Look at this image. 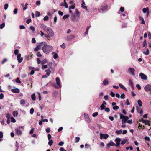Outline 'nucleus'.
Here are the masks:
<instances>
[{
    "label": "nucleus",
    "instance_id": "35",
    "mask_svg": "<svg viewBox=\"0 0 151 151\" xmlns=\"http://www.w3.org/2000/svg\"><path fill=\"white\" fill-rule=\"evenodd\" d=\"M75 14L78 17H79L80 16L79 12L77 9H76L75 10Z\"/></svg>",
    "mask_w": 151,
    "mask_h": 151
},
{
    "label": "nucleus",
    "instance_id": "20",
    "mask_svg": "<svg viewBox=\"0 0 151 151\" xmlns=\"http://www.w3.org/2000/svg\"><path fill=\"white\" fill-rule=\"evenodd\" d=\"M85 5V3L83 0L82 1V3L81 4V7L84 9L86 11H88V9L86 6H84Z\"/></svg>",
    "mask_w": 151,
    "mask_h": 151
},
{
    "label": "nucleus",
    "instance_id": "49",
    "mask_svg": "<svg viewBox=\"0 0 151 151\" xmlns=\"http://www.w3.org/2000/svg\"><path fill=\"white\" fill-rule=\"evenodd\" d=\"M69 15H65L63 17V19H65L68 18L69 17Z\"/></svg>",
    "mask_w": 151,
    "mask_h": 151
},
{
    "label": "nucleus",
    "instance_id": "14",
    "mask_svg": "<svg viewBox=\"0 0 151 151\" xmlns=\"http://www.w3.org/2000/svg\"><path fill=\"white\" fill-rule=\"evenodd\" d=\"M40 27L42 29L46 31L49 28L44 24H41Z\"/></svg>",
    "mask_w": 151,
    "mask_h": 151
},
{
    "label": "nucleus",
    "instance_id": "54",
    "mask_svg": "<svg viewBox=\"0 0 151 151\" xmlns=\"http://www.w3.org/2000/svg\"><path fill=\"white\" fill-rule=\"evenodd\" d=\"M136 87L138 90H140L141 88V87L139 84H137Z\"/></svg>",
    "mask_w": 151,
    "mask_h": 151
},
{
    "label": "nucleus",
    "instance_id": "59",
    "mask_svg": "<svg viewBox=\"0 0 151 151\" xmlns=\"http://www.w3.org/2000/svg\"><path fill=\"white\" fill-rule=\"evenodd\" d=\"M110 95L112 97H114L115 96V94L113 91H111L110 93Z\"/></svg>",
    "mask_w": 151,
    "mask_h": 151
},
{
    "label": "nucleus",
    "instance_id": "64",
    "mask_svg": "<svg viewBox=\"0 0 151 151\" xmlns=\"http://www.w3.org/2000/svg\"><path fill=\"white\" fill-rule=\"evenodd\" d=\"M64 144V142H63L61 141L59 143L58 145L60 146H62Z\"/></svg>",
    "mask_w": 151,
    "mask_h": 151
},
{
    "label": "nucleus",
    "instance_id": "38",
    "mask_svg": "<svg viewBox=\"0 0 151 151\" xmlns=\"http://www.w3.org/2000/svg\"><path fill=\"white\" fill-rule=\"evenodd\" d=\"M143 53L145 55H148L149 53V51L148 49L147 48V50L146 52H143Z\"/></svg>",
    "mask_w": 151,
    "mask_h": 151
},
{
    "label": "nucleus",
    "instance_id": "43",
    "mask_svg": "<svg viewBox=\"0 0 151 151\" xmlns=\"http://www.w3.org/2000/svg\"><path fill=\"white\" fill-rule=\"evenodd\" d=\"M31 98L33 100L35 101V100L36 97L34 94L32 95Z\"/></svg>",
    "mask_w": 151,
    "mask_h": 151
},
{
    "label": "nucleus",
    "instance_id": "44",
    "mask_svg": "<svg viewBox=\"0 0 151 151\" xmlns=\"http://www.w3.org/2000/svg\"><path fill=\"white\" fill-rule=\"evenodd\" d=\"M47 67V65H44V64L42 65V69L46 68Z\"/></svg>",
    "mask_w": 151,
    "mask_h": 151
},
{
    "label": "nucleus",
    "instance_id": "60",
    "mask_svg": "<svg viewBox=\"0 0 151 151\" xmlns=\"http://www.w3.org/2000/svg\"><path fill=\"white\" fill-rule=\"evenodd\" d=\"M144 139L145 140H147L148 141H150V139L149 137L147 136H146L145 137Z\"/></svg>",
    "mask_w": 151,
    "mask_h": 151
},
{
    "label": "nucleus",
    "instance_id": "41",
    "mask_svg": "<svg viewBox=\"0 0 151 151\" xmlns=\"http://www.w3.org/2000/svg\"><path fill=\"white\" fill-rule=\"evenodd\" d=\"M5 24L4 23H3L0 25V29H2L5 27Z\"/></svg>",
    "mask_w": 151,
    "mask_h": 151
},
{
    "label": "nucleus",
    "instance_id": "25",
    "mask_svg": "<svg viewBox=\"0 0 151 151\" xmlns=\"http://www.w3.org/2000/svg\"><path fill=\"white\" fill-rule=\"evenodd\" d=\"M76 16L75 14H73L71 15L70 19L71 21H74L75 20Z\"/></svg>",
    "mask_w": 151,
    "mask_h": 151
},
{
    "label": "nucleus",
    "instance_id": "58",
    "mask_svg": "<svg viewBox=\"0 0 151 151\" xmlns=\"http://www.w3.org/2000/svg\"><path fill=\"white\" fill-rule=\"evenodd\" d=\"M16 82L17 83H21V81H20L18 78H17L16 79Z\"/></svg>",
    "mask_w": 151,
    "mask_h": 151
},
{
    "label": "nucleus",
    "instance_id": "2",
    "mask_svg": "<svg viewBox=\"0 0 151 151\" xmlns=\"http://www.w3.org/2000/svg\"><path fill=\"white\" fill-rule=\"evenodd\" d=\"M120 119H122V124L126 123L127 120L129 119V117L127 116L123 115L120 114Z\"/></svg>",
    "mask_w": 151,
    "mask_h": 151
},
{
    "label": "nucleus",
    "instance_id": "61",
    "mask_svg": "<svg viewBox=\"0 0 151 151\" xmlns=\"http://www.w3.org/2000/svg\"><path fill=\"white\" fill-rule=\"evenodd\" d=\"M6 117L7 119H9L11 117L10 114L9 113L7 114L6 115Z\"/></svg>",
    "mask_w": 151,
    "mask_h": 151
},
{
    "label": "nucleus",
    "instance_id": "9",
    "mask_svg": "<svg viewBox=\"0 0 151 151\" xmlns=\"http://www.w3.org/2000/svg\"><path fill=\"white\" fill-rule=\"evenodd\" d=\"M129 84L131 87L132 90H133L134 88V87L133 84V82L130 79H129Z\"/></svg>",
    "mask_w": 151,
    "mask_h": 151
},
{
    "label": "nucleus",
    "instance_id": "13",
    "mask_svg": "<svg viewBox=\"0 0 151 151\" xmlns=\"http://www.w3.org/2000/svg\"><path fill=\"white\" fill-rule=\"evenodd\" d=\"M15 131L16 132V134L18 135H20L22 134V131L18 128L15 129Z\"/></svg>",
    "mask_w": 151,
    "mask_h": 151
},
{
    "label": "nucleus",
    "instance_id": "37",
    "mask_svg": "<svg viewBox=\"0 0 151 151\" xmlns=\"http://www.w3.org/2000/svg\"><path fill=\"white\" fill-rule=\"evenodd\" d=\"M80 140V138L79 137H76L75 138V142L76 143H78Z\"/></svg>",
    "mask_w": 151,
    "mask_h": 151
},
{
    "label": "nucleus",
    "instance_id": "45",
    "mask_svg": "<svg viewBox=\"0 0 151 151\" xmlns=\"http://www.w3.org/2000/svg\"><path fill=\"white\" fill-rule=\"evenodd\" d=\"M48 17L47 16H46L44 17L43 20L44 21H47L48 19Z\"/></svg>",
    "mask_w": 151,
    "mask_h": 151
},
{
    "label": "nucleus",
    "instance_id": "18",
    "mask_svg": "<svg viewBox=\"0 0 151 151\" xmlns=\"http://www.w3.org/2000/svg\"><path fill=\"white\" fill-rule=\"evenodd\" d=\"M103 85H106L109 84V81L108 80L106 79L104 80L103 81V83H102Z\"/></svg>",
    "mask_w": 151,
    "mask_h": 151
},
{
    "label": "nucleus",
    "instance_id": "6",
    "mask_svg": "<svg viewBox=\"0 0 151 151\" xmlns=\"http://www.w3.org/2000/svg\"><path fill=\"white\" fill-rule=\"evenodd\" d=\"M21 55L20 53H19L18 54L17 56V60L19 63H21L23 60V58L22 57H21Z\"/></svg>",
    "mask_w": 151,
    "mask_h": 151
},
{
    "label": "nucleus",
    "instance_id": "16",
    "mask_svg": "<svg viewBox=\"0 0 151 151\" xmlns=\"http://www.w3.org/2000/svg\"><path fill=\"white\" fill-rule=\"evenodd\" d=\"M12 91L14 93H18L20 92V90L18 88L12 89H11Z\"/></svg>",
    "mask_w": 151,
    "mask_h": 151
},
{
    "label": "nucleus",
    "instance_id": "57",
    "mask_svg": "<svg viewBox=\"0 0 151 151\" xmlns=\"http://www.w3.org/2000/svg\"><path fill=\"white\" fill-rule=\"evenodd\" d=\"M7 60L6 58L4 59L3 61L1 62V64H4L5 62H6Z\"/></svg>",
    "mask_w": 151,
    "mask_h": 151
},
{
    "label": "nucleus",
    "instance_id": "26",
    "mask_svg": "<svg viewBox=\"0 0 151 151\" xmlns=\"http://www.w3.org/2000/svg\"><path fill=\"white\" fill-rule=\"evenodd\" d=\"M47 62L48 60L47 59H45L41 61V64L42 65H43L44 64L47 63Z\"/></svg>",
    "mask_w": 151,
    "mask_h": 151
},
{
    "label": "nucleus",
    "instance_id": "30",
    "mask_svg": "<svg viewBox=\"0 0 151 151\" xmlns=\"http://www.w3.org/2000/svg\"><path fill=\"white\" fill-rule=\"evenodd\" d=\"M16 150L17 151L18 150V149L19 148V145L18 143V142L17 141H16Z\"/></svg>",
    "mask_w": 151,
    "mask_h": 151
},
{
    "label": "nucleus",
    "instance_id": "19",
    "mask_svg": "<svg viewBox=\"0 0 151 151\" xmlns=\"http://www.w3.org/2000/svg\"><path fill=\"white\" fill-rule=\"evenodd\" d=\"M142 122L145 123L146 125H148L149 126L150 125V124L149 123V121L147 120H145L144 119H142Z\"/></svg>",
    "mask_w": 151,
    "mask_h": 151
},
{
    "label": "nucleus",
    "instance_id": "12",
    "mask_svg": "<svg viewBox=\"0 0 151 151\" xmlns=\"http://www.w3.org/2000/svg\"><path fill=\"white\" fill-rule=\"evenodd\" d=\"M142 11L144 13H145L146 12L147 13V16L149 15V9L148 7L144 8L143 9Z\"/></svg>",
    "mask_w": 151,
    "mask_h": 151
},
{
    "label": "nucleus",
    "instance_id": "29",
    "mask_svg": "<svg viewBox=\"0 0 151 151\" xmlns=\"http://www.w3.org/2000/svg\"><path fill=\"white\" fill-rule=\"evenodd\" d=\"M128 140L126 139H124L122 141L121 144L122 145H124L127 141Z\"/></svg>",
    "mask_w": 151,
    "mask_h": 151
},
{
    "label": "nucleus",
    "instance_id": "34",
    "mask_svg": "<svg viewBox=\"0 0 151 151\" xmlns=\"http://www.w3.org/2000/svg\"><path fill=\"white\" fill-rule=\"evenodd\" d=\"M90 27H91V26H88L87 27L86 32L85 33V34L87 35V34H88V30H89V29H90Z\"/></svg>",
    "mask_w": 151,
    "mask_h": 151
},
{
    "label": "nucleus",
    "instance_id": "36",
    "mask_svg": "<svg viewBox=\"0 0 151 151\" xmlns=\"http://www.w3.org/2000/svg\"><path fill=\"white\" fill-rule=\"evenodd\" d=\"M137 102L139 106L140 107H141L142 106L141 101L139 99L138 101Z\"/></svg>",
    "mask_w": 151,
    "mask_h": 151
},
{
    "label": "nucleus",
    "instance_id": "1",
    "mask_svg": "<svg viewBox=\"0 0 151 151\" xmlns=\"http://www.w3.org/2000/svg\"><path fill=\"white\" fill-rule=\"evenodd\" d=\"M41 44L44 45L42 47V50L43 52L47 54L50 52L53 49V47L51 46L48 45L46 42H43Z\"/></svg>",
    "mask_w": 151,
    "mask_h": 151
},
{
    "label": "nucleus",
    "instance_id": "50",
    "mask_svg": "<svg viewBox=\"0 0 151 151\" xmlns=\"http://www.w3.org/2000/svg\"><path fill=\"white\" fill-rule=\"evenodd\" d=\"M147 44L146 43V40H144L143 42V47H145L147 46Z\"/></svg>",
    "mask_w": 151,
    "mask_h": 151
},
{
    "label": "nucleus",
    "instance_id": "55",
    "mask_svg": "<svg viewBox=\"0 0 151 151\" xmlns=\"http://www.w3.org/2000/svg\"><path fill=\"white\" fill-rule=\"evenodd\" d=\"M34 112V109L33 108H32L31 109L30 111V113L31 114H32Z\"/></svg>",
    "mask_w": 151,
    "mask_h": 151
},
{
    "label": "nucleus",
    "instance_id": "39",
    "mask_svg": "<svg viewBox=\"0 0 151 151\" xmlns=\"http://www.w3.org/2000/svg\"><path fill=\"white\" fill-rule=\"evenodd\" d=\"M52 54H54V55H53V58L55 59H56V58H57L58 57V55L56 53H55L54 52H53L52 53Z\"/></svg>",
    "mask_w": 151,
    "mask_h": 151
},
{
    "label": "nucleus",
    "instance_id": "22",
    "mask_svg": "<svg viewBox=\"0 0 151 151\" xmlns=\"http://www.w3.org/2000/svg\"><path fill=\"white\" fill-rule=\"evenodd\" d=\"M108 7V6L107 5H104L102 6L101 10L104 11Z\"/></svg>",
    "mask_w": 151,
    "mask_h": 151
},
{
    "label": "nucleus",
    "instance_id": "11",
    "mask_svg": "<svg viewBox=\"0 0 151 151\" xmlns=\"http://www.w3.org/2000/svg\"><path fill=\"white\" fill-rule=\"evenodd\" d=\"M128 70L130 72L131 74L133 76H135L134 71L135 69L134 68H130L128 69Z\"/></svg>",
    "mask_w": 151,
    "mask_h": 151
},
{
    "label": "nucleus",
    "instance_id": "56",
    "mask_svg": "<svg viewBox=\"0 0 151 151\" xmlns=\"http://www.w3.org/2000/svg\"><path fill=\"white\" fill-rule=\"evenodd\" d=\"M20 29H25V27L23 25H21L19 26Z\"/></svg>",
    "mask_w": 151,
    "mask_h": 151
},
{
    "label": "nucleus",
    "instance_id": "28",
    "mask_svg": "<svg viewBox=\"0 0 151 151\" xmlns=\"http://www.w3.org/2000/svg\"><path fill=\"white\" fill-rule=\"evenodd\" d=\"M119 87L122 89L125 90L126 91H127V88L122 84H119Z\"/></svg>",
    "mask_w": 151,
    "mask_h": 151
},
{
    "label": "nucleus",
    "instance_id": "27",
    "mask_svg": "<svg viewBox=\"0 0 151 151\" xmlns=\"http://www.w3.org/2000/svg\"><path fill=\"white\" fill-rule=\"evenodd\" d=\"M18 113L17 111H14L13 112V115L14 117H17V116Z\"/></svg>",
    "mask_w": 151,
    "mask_h": 151
},
{
    "label": "nucleus",
    "instance_id": "7",
    "mask_svg": "<svg viewBox=\"0 0 151 151\" xmlns=\"http://www.w3.org/2000/svg\"><path fill=\"white\" fill-rule=\"evenodd\" d=\"M121 141V139L119 137L117 138L115 140L116 144H115L116 146H119L120 145V142Z\"/></svg>",
    "mask_w": 151,
    "mask_h": 151
},
{
    "label": "nucleus",
    "instance_id": "53",
    "mask_svg": "<svg viewBox=\"0 0 151 151\" xmlns=\"http://www.w3.org/2000/svg\"><path fill=\"white\" fill-rule=\"evenodd\" d=\"M19 52V51L17 49H15L14 51V53L15 55H18L19 53L18 52Z\"/></svg>",
    "mask_w": 151,
    "mask_h": 151
},
{
    "label": "nucleus",
    "instance_id": "40",
    "mask_svg": "<svg viewBox=\"0 0 151 151\" xmlns=\"http://www.w3.org/2000/svg\"><path fill=\"white\" fill-rule=\"evenodd\" d=\"M10 119L11 122L13 123H15L16 122V120L13 117H11Z\"/></svg>",
    "mask_w": 151,
    "mask_h": 151
},
{
    "label": "nucleus",
    "instance_id": "23",
    "mask_svg": "<svg viewBox=\"0 0 151 151\" xmlns=\"http://www.w3.org/2000/svg\"><path fill=\"white\" fill-rule=\"evenodd\" d=\"M75 6H76L75 4H73L69 6V9H74Z\"/></svg>",
    "mask_w": 151,
    "mask_h": 151
},
{
    "label": "nucleus",
    "instance_id": "46",
    "mask_svg": "<svg viewBox=\"0 0 151 151\" xmlns=\"http://www.w3.org/2000/svg\"><path fill=\"white\" fill-rule=\"evenodd\" d=\"M66 45L64 43H63V44L60 45V47L63 49H65V48Z\"/></svg>",
    "mask_w": 151,
    "mask_h": 151
},
{
    "label": "nucleus",
    "instance_id": "5",
    "mask_svg": "<svg viewBox=\"0 0 151 151\" xmlns=\"http://www.w3.org/2000/svg\"><path fill=\"white\" fill-rule=\"evenodd\" d=\"M52 68L51 67H50V68H49V69H51ZM46 74L45 75H43L42 76V78H47L48 76H49L50 73L51 71L49 70H46Z\"/></svg>",
    "mask_w": 151,
    "mask_h": 151
},
{
    "label": "nucleus",
    "instance_id": "31",
    "mask_svg": "<svg viewBox=\"0 0 151 151\" xmlns=\"http://www.w3.org/2000/svg\"><path fill=\"white\" fill-rule=\"evenodd\" d=\"M103 138L105 139H106L109 137V135L107 134H103Z\"/></svg>",
    "mask_w": 151,
    "mask_h": 151
},
{
    "label": "nucleus",
    "instance_id": "47",
    "mask_svg": "<svg viewBox=\"0 0 151 151\" xmlns=\"http://www.w3.org/2000/svg\"><path fill=\"white\" fill-rule=\"evenodd\" d=\"M119 106H115L113 107V109L114 110H116L119 109Z\"/></svg>",
    "mask_w": 151,
    "mask_h": 151
},
{
    "label": "nucleus",
    "instance_id": "62",
    "mask_svg": "<svg viewBox=\"0 0 151 151\" xmlns=\"http://www.w3.org/2000/svg\"><path fill=\"white\" fill-rule=\"evenodd\" d=\"M58 14L60 16H62L63 14V12L60 11H58Z\"/></svg>",
    "mask_w": 151,
    "mask_h": 151
},
{
    "label": "nucleus",
    "instance_id": "8",
    "mask_svg": "<svg viewBox=\"0 0 151 151\" xmlns=\"http://www.w3.org/2000/svg\"><path fill=\"white\" fill-rule=\"evenodd\" d=\"M144 89L146 91H148L151 90V85L147 84L145 86Z\"/></svg>",
    "mask_w": 151,
    "mask_h": 151
},
{
    "label": "nucleus",
    "instance_id": "4",
    "mask_svg": "<svg viewBox=\"0 0 151 151\" xmlns=\"http://www.w3.org/2000/svg\"><path fill=\"white\" fill-rule=\"evenodd\" d=\"M46 31L49 34L50 37H52L54 36L53 32L50 28H49Z\"/></svg>",
    "mask_w": 151,
    "mask_h": 151
},
{
    "label": "nucleus",
    "instance_id": "33",
    "mask_svg": "<svg viewBox=\"0 0 151 151\" xmlns=\"http://www.w3.org/2000/svg\"><path fill=\"white\" fill-rule=\"evenodd\" d=\"M20 104L21 105H24L25 103V100L24 99H22L20 101Z\"/></svg>",
    "mask_w": 151,
    "mask_h": 151
},
{
    "label": "nucleus",
    "instance_id": "21",
    "mask_svg": "<svg viewBox=\"0 0 151 151\" xmlns=\"http://www.w3.org/2000/svg\"><path fill=\"white\" fill-rule=\"evenodd\" d=\"M75 37V36L73 35H71L67 37V40L69 41H70L72 39H73Z\"/></svg>",
    "mask_w": 151,
    "mask_h": 151
},
{
    "label": "nucleus",
    "instance_id": "52",
    "mask_svg": "<svg viewBox=\"0 0 151 151\" xmlns=\"http://www.w3.org/2000/svg\"><path fill=\"white\" fill-rule=\"evenodd\" d=\"M35 15L37 17H39L40 15V14L39 12L36 11L35 12Z\"/></svg>",
    "mask_w": 151,
    "mask_h": 151
},
{
    "label": "nucleus",
    "instance_id": "42",
    "mask_svg": "<svg viewBox=\"0 0 151 151\" xmlns=\"http://www.w3.org/2000/svg\"><path fill=\"white\" fill-rule=\"evenodd\" d=\"M49 140V141L48 142V144L50 146H51L53 143V141L52 140Z\"/></svg>",
    "mask_w": 151,
    "mask_h": 151
},
{
    "label": "nucleus",
    "instance_id": "32",
    "mask_svg": "<svg viewBox=\"0 0 151 151\" xmlns=\"http://www.w3.org/2000/svg\"><path fill=\"white\" fill-rule=\"evenodd\" d=\"M122 132V130H117L115 132V133L117 134H121Z\"/></svg>",
    "mask_w": 151,
    "mask_h": 151
},
{
    "label": "nucleus",
    "instance_id": "17",
    "mask_svg": "<svg viewBox=\"0 0 151 151\" xmlns=\"http://www.w3.org/2000/svg\"><path fill=\"white\" fill-rule=\"evenodd\" d=\"M84 116L85 119L88 121V122H90V119L88 115L86 114L85 113L84 114Z\"/></svg>",
    "mask_w": 151,
    "mask_h": 151
},
{
    "label": "nucleus",
    "instance_id": "3",
    "mask_svg": "<svg viewBox=\"0 0 151 151\" xmlns=\"http://www.w3.org/2000/svg\"><path fill=\"white\" fill-rule=\"evenodd\" d=\"M56 83L57 86H55V88H61V86L60 85V80L58 77H57L56 78Z\"/></svg>",
    "mask_w": 151,
    "mask_h": 151
},
{
    "label": "nucleus",
    "instance_id": "24",
    "mask_svg": "<svg viewBox=\"0 0 151 151\" xmlns=\"http://www.w3.org/2000/svg\"><path fill=\"white\" fill-rule=\"evenodd\" d=\"M41 45H37L36 47L34 49V51L36 52L38 51L40 49V47Z\"/></svg>",
    "mask_w": 151,
    "mask_h": 151
},
{
    "label": "nucleus",
    "instance_id": "10",
    "mask_svg": "<svg viewBox=\"0 0 151 151\" xmlns=\"http://www.w3.org/2000/svg\"><path fill=\"white\" fill-rule=\"evenodd\" d=\"M139 76L141 77L142 79L146 80L147 79V76L143 73H141L139 74Z\"/></svg>",
    "mask_w": 151,
    "mask_h": 151
},
{
    "label": "nucleus",
    "instance_id": "63",
    "mask_svg": "<svg viewBox=\"0 0 151 151\" xmlns=\"http://www.w3.org/2000/svg\"><path fill=\"white\" fill-rule=\"evenodd\" d=\"M31 19H27L26 21V23L27 24H29L31 22Z\"/></svg>",
    "mask_w": 151,
    "mask_h": 151
},
{
    "label": "nucleus",
    "instance_id": "48",
    "mask_svg": "<svg viewBox=\"0 0 151 151\" xmlns=\"http://www.w3.org/2000/svg\"><path fill=\"white\" fill-rule=\"evenodd\" d=\"M98 112H96L93 113L92 114V116L93 117L96 116L98 115Z\"/></svg>",
    "mask_w": 151,
    "mask_h": 151
},
{
    "label": "nucleus",
    "instance_id": "51",
    "mask_svg": "<svg viewBox=\"0 0 151 151\" xmlns=\"http://www.w3.org/2000/svg\"><path fill=\"white\" fill-rule=\"evenodd\" d=\"M8 7V4H6L4 6V9L5 10H6Z\"/></svg>",
    "mask_w": 151,
    "mask_h": 151
},
{
    "label": "nucleus",
    "instance_id": "15",
    "mask_svg": "<svg viewBox=\"0 0 151 151\" xmlns=\"http://www.w3.org/2000/svg\"><path fill=\"white\" fill-rule=\"evenodd\" d=\"M115 145V144L112 141H111L109 143L107 144L106 146L108 148L109 147L111 146H113Z\"/></svg>",
    "mask_w": 151,
    "mask_h": 151
}]
</instances>
